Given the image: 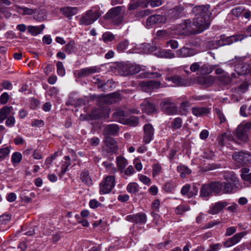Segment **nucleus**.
I'll return each mask as SVG.
<instances>
[{"label": "nucleus", "mask_w": 251, "mask_h": 251, "mask_svg": "<svg viewBox=\"0 0 251 251\" xmlns=\"http://www.w3.org/2000/svg\"><path fill=\"white\" fill-rule=\"evenodd\" d=\"M92 81L94 83L98 85L99 88L104 89V86L106 85V83L102 81L98 77L95 76L93 78Z\"/></svg>", "instance_id": "51"}, {"label": "nucleus", "mask_w": 251, "mask_h": 251, "mask_svg": "<svg viewBox=\"0 0 251 251\" xmlns=\"http://www.w3.org/2000/svg\"><path fill=\"white\" fill-rule=\"evenodd\" d=\"M64 50L68 54H71L74 51L75 43L74 41H70L64 47Z\"/></svg>", "instance_id": "40"}, {"label": "nucleus", "mask_w": 251, "mask_h": 251, "mask_svg": "<svg viewBox=\"0 0 251 251\" xmlns=\"http://www.w3.org/2000/svg\"><path fill=\"white\" fill-rule=\"evenodd\" d=\"M243 38H240V36H232L227 37L226 41H224L223 39L217 41V45L218 46H223L226 45H229L233 42H236L239 40H242Z\"/></svg>", "instance_id": "26"}, {"label": "nucleus", "mask_w": 251, "mask_h": 251, "mask_svg": "<svg viewBox=\"0 0 251 251\" xmlns=\"http://www.w3.org/2000/svg\"><path fill=\"white\" fill-rule=\"evenodd\" d=\"M166 80L171 81L175 85L178 86H183L188 85V82L182 78L179 75H174L166 78Z\"/></svg>", "instance_id": "21"}, {"label": "nucleus", "mask_w": 251, "mask_h": 251, "mask_svg": "<svg viewBox=\"0 0 251 251\" xmlns=\"http://www.w3.org/2000/svg\"><path fill=\"white\" fill-rule=\"evenodd\" d=\"M227 205L228 203L226 201H220L217 202L210 207L208 212L212 215L217 214Z\"/></svg>", "instance_id": "20"}, {"label": "nucleus", "mask_w": 251, "mask_h": 251, "mask_svg": "<svg viewBox=\"0 0 251 251\" xmlns=\"http://www.w3.org/2000/svg\"><path fill=\"white\" fill-rule=\"evenodd\" d=\"M158 56L162 58L169 59L174 58L176 57L175 54L171 50L161 49L158 51Z\"/></svg>", "instance_id": "32"}, {"label": "nucleus", "mask_w": 251, "mask_h": 251, "mask_svg": "<svg viewBox=\"0 0 251 251\" xmlns=\"http://www.w3.org/2000/svg\"><path fill=\"white\" fill-rule=\"evenodd\" d=\"M10 151V148L8 147L0 149V160H3L6 156L8 155Z\"/></svg>", "instance_id": "47"}, {"label": "nucleus", "mask_w": 251, "mask_h": 251, "mask_svg": "<svg viewBox=\"0 0 251 251\" xmlns=\"http://www.w3.org/2000/svg\"><path fill=\"white\" fill-rule=\"evenodd\" d=\"M210 24V18L207 17H196L194 19L192 25L195 34H199L206 30Z\"/></svg>", "instance_id": "5"}, {"label": "nucleus", "mask_w": 251, "mask_h": 251, "mask_svg": "<svg viewBox=\"0 0 251 251\" xmlns=\"http://www.w3.org/2000/svg\"><path fill=\"white\" fill-rule=\"evenodd\" d=\"M160 82L158 81H141L139 82V85L144 91H147L153 88H157L160 86Z\"/></svg>", "instance_id": "19"}, {"label": "nucleus", "mask_w": 251, "mask_h": 251, "mask_svg": "<svg viewBox=\"0 0 251 251\" xmlns=\"http://www.w3.org/2000/svg\"><path fill=\"white\" fill-rule=\"evenodd\" d=\"M32 14L33 18L37 21H42L45 16V9L43 7L40 8L39 9L34 8V11H32Z\"/></svg>", "instance_id": "29"}, {"label": "nucleus", "mask_w": 251, "mask_h": 251, "mask_svg": "<svg viewBox=\"0 0 251 251\" xmlns=\"http://www.w3.org/2000/svg\"><path fill=\"white\" fill-rule=\"evenodd\" d=\"M11 219V216L9 214H3L0 216V223L2 224H7Z\"/></svg>", "instance_id": "57"}, {"label": "nucleus", "mask_w": 251, "mask_h": 251, "mask_svg": "<svg viewBox=\"0 0 251 251\" xmlns=\"http://www.w3.org/2000/svg\"><path fill=\"white\" fill-rule=\"evenodd\" d=\"M61 12L66 17H71L77 13L76 7H65L60 9Z\"/></svg>", "instance_id": "30"}, {"label": "nucleus", "mask_w": 251, "mask_h": 251, "mask_svg": "<svg viewBox=\"0 0 251 251\" xmlns=\"http://www.w3.org/2000/svg\"><path fill=\"white\" fill-rule=\"evenodd\" d=\"M119 130V127L116 124H110L106 126L103 129L105 135H115Z\"/></svg>", "instance_id": "22"}, {"label": "nucleus", "mask_w": 251, "mask_h": 251, "mask_svg": "<svg viewBox=\"0 0 251 251\" xmlns=\"http://www.w3.org/2000/svg\"><path fill=\"white\" fill-rule=\"evenodd\" d=\"M177 170L180 173L182 178L185 177L187 175L190 174L191 172V170L187 166L181 165L177 167Z\"/></svg>", "instance_id": "36"}, {"label": "nucleus", "mask_w": 251, "mask_h": 251, "mask_svg": "<svg viewBox=\"0 0 251 251\" xmlns=\"http://www.w3.org/2000/svg\"><path fill=\"white\" fill-rule=\"evenodd\" d=\"M114 38L115 36L110 32H105L102 35L103 41L105 43L112 41Z\"/></svg>", "instance_id": "48"}, {"label": "nucleus", "mask_w": 251, "mask_h": 251, "mask_svg": "<svg viewBox=\"0 0 251 251\" xmlns=\"http://www.w3.org/2000/svg\"><path fill=\"white\" fill-rule=\"evenodd\" d=\"M117 166L121 172H123L126 167L127 165L128 162L124 157L118 156L117 158Z\"/></svg>", "instance_id": "34"}, {"label": "nucleus", "mask_w": 251, "mask_h": 251, "mask_svg": "<svg viewBox=\"0 0 251 251\" xmlns=\"http://www.w3.org/2000/svg\"><path fill=\"white\" fill-rule=\"evenodd\" d=\"M182 125V120L180 117L175 118L172 122V126L174 130L179 129Z\"/></svg>", "instance_id": "41"}, {"label": "nucleus", "mask_w": 251, "mask_h": 251, "mask_svg": "<svg viewBox=\"0 0 251 251\" xmlns=\"http://www.w3.org/2000/svg\"><path fill=\"white\" fill-rule=\"evenodd\" d=\"M105 145L103 151L109 154L115 153L118 149V146L115 140L112 138L107 137L104 141Z\"/></svg>", "instance_id": "14"}, {"label": "nucleus", "mask_w": 251, "mask_h": 251, "mask_svg": "<svg viewBox=\"0 0 251 251\" xmlns=\"http://www.w3.org/2000/svg\"><path fill=\"white\" fill-rule=\"evenodd\" d=\"M115 186V177L108 176L105 177L100 184V194L109 193Z\"/></svg>", "instance_id": "8"}, {"label": "nucleus", "mask_w": 251, "mask_h": 251, "mask_svg": "<svg viewBox=\"0 0 251 251\" xmlns=\"http://www.w3.org/2000/svg\"><path fill=\"white\" fill-rule=\"evenodd\" d=\"M56 66L57 72L58 75L62 76H64L65 74V71L63 63L59 61L57 63Z\"/></svg>", "instance_id": "49"}, {"label": "nucleus", "mask_w": 251, "mask_h": 251, "mask_svg": "<svg viewBox=\"0 0 251 251\" xmlns=\"http://www.w3.org/2000/svg\"><path fill=\"white\" fill-rule=\"evenodd\" d=\"M149 3L151 7H156L162 4L163 0H149Z\"/></svg>", "instance_id": "55"}, {"label": "nucleus", "mask_w": 251, "mask_h": 251, "mask_svg": "<svg viewBox=\"0 0 251 251\" xmlns=\"http://www.w3.org/2000/svg\"><path fill=\"white\" fill-rule=\"evenodd\" d=\"M160 106L162 111L168 115H175L177 112V108L175 104L171 102L169 99H165L162 100Z\"/></svg>", "instance_id": "10"}, {"label": "nucleus", "mask_w": 251, "mask_h": 251, "mask_svg": "<svg viewBox=\"0 0 251 251\" xmlns=\"http://www.w3.org/2000/svg\"><path fill=\"white\" fill-rule=\"evenodd\" d=\"M190 186L189 184H186L184 185L181 190V193L184 196H186L188 198V194L190 191Z\"/></svg>", "instance_id": "61"}, {"label": "nucleus", "mask_w": 251, "mask_h": 251, "mask_svg": "<svg viewBox=\"0 0 251 251\" xmlns=\"http://www.w3.org/2000/svg\"><path fill=\"white\" fill-rule=\"evenodd\" d=\"M13 108L12 106H4L0 109V123L7 118L9 115H13Z\"/></svg>", "instance_id": "23"}, {"label": "nucleus", "mask_w": 251, "mask_h": 251, "mask_svg": "<svg viewBox=\"0 0 251 251\" xmlns=\"http://www.w3.org/2000/svg\"><path fill=\"white\" fill-rule=\"evenodd\" d=\"M196 52L194 49L183 47L176 51V57L179 58H185L191 57L196 54Z\"/></svg>", "instance_id": "18"}, {"label": "nucleus", "mask_w": 251, "mask_h": 251, "mask_svg": "<svg viewBox=\"0 0 251 251\" xmlns=\"http://www.w3.org/2000/svg\"><path fill=\"white\" fill-rule=\"evenodd\" d=\"M178 43L176 40L171 39L166 42L165 47H170L172 49H176L178 47Z\"/></svg>", "instance_id": "45"}, {"label": "nucleus", "mask_w": 251, "mask_h": 251, "mask_svg": "<svg viewBox=\"0 0 251 251\" xmlns=\"http://www.w3.org/2000/svg\"><path fill=\"white\" fill-rule=\"evenodd\" d=\"M126 220L130 222H134L139 224H143L146 223L147 216L145 213H138L136 214L127 216L126 217Z\"/></svg>", "instance_id": "16"}, {"label": "nucleus", "mask_w": 251, "mask_h": 251, "mask_svg": "<svg viewBox=\"0 0 251 251\" xmlns=\"http://www.w3.org/2000/svg\"><path fill=\"white\" fill-rule=\"evenodd\" d=\"M184 10V8L181 5H176L174 8L169 9L165 16L166 21H173L180 18L183 14Z\"/></svg>", "instance_id": "9"}, {"label": "nucleus", "mask_w": 251, "mask_h": 251, "mask_svg": "<svg viewBox=\"0 0 251 251\" xmlns=\"http://www.w3.org/2000/svg\"><path fill=\"white\" fill-rule=\"evenodd\" d=\"M122 8L120 6L115 7L111 9L106 15V19H110L111 21L115 19L122 13Z\"/></svg>", "instance_id": "25"}, {"label": "nucleus", "mask_w": 251, "mask_h": 251, "mask_svg": "<svg viewBox=\"0 0 251 251\" xmlns=\"http://www.w3.org/2000/svg\"><path fill=\"white\" fill-rule=\"evenodd\" d=\"M235 70L239 75H244L249 72L248 67L245 66L241 62V61H240L239 64H237L235 65Z\"/></svg>", "instance_id": "31"}, {"label": "nucleus", "mask_w": 251, "mask_h": 251, "mask_svg": "<svg viewBox=\"0 0 251 251\" xmlns=\"http://www.w3.org/2000/svg\"><path fill=\"white\" fill-rule=\"evenodd\" d=\"M64 159L66 161L61 166V175H63L67 171L71 165V160L69 156H65Z\"/></svg>", "instance_id": "38"}, {"label": "nucleus", "mask_w": 251, "mask_h": 251, "mask_svg": "<svg viewBox=\"0 0 251 251\" xmlns=\"http://www.w3.org/2000/svg\"><path fill=\"white\" fill-rule=\"evenodd\" d=\"M156 35L157 37L162 38H166L170 36V34L165 30L157 31Z\"/></svg>", "instance_id": "56"}, {"label": "nucleus", "mask_w": 251, "mask_h": 251, "mask_svg": "<svg viewBox=\"0 0 251 251\" xmlns=\"http://www.w3.org/2000/svg\"><path fill=\"white\" fill-rule=\"evenodd\" d=\"M209 108L205 107L195 106L192 108V112L196 117L203 116L210 112Z\"/></svg>", "instance_id": "24"}, {"label": "nucleus", "mask_w": 251, "mask_h": 251, "mask_svg": "<svg viewBox=\"0 0 251 251\" xmlns=\"http://www.w3.org/2000/svg\"><path fill=\"white\" fill-rule=\"evenodd\" d=\"M80 179L84 183L88 185H91L92 183V179L89 176V173L87 171H82L80 174Z\"/></svg>", "instance_id": "33"}, {"label": "nucleus", "mask_w": 251, "mask_h": 251, "mask_svg": "<svg viewBox=\"0 0 251 251\" xmlns=\"http://www.w3.org/2000/svg\"><path fill=\"white\" fill-rule=\"evenodd\" d=\"M154 129L150 124H146L144 126L143 141L146 143H149L152 139L154 135Z\"/></svg>", "instance_id": "15"}, {"label": "nucleus", "mask_w": 251, "mask_h": 251, "mask_svg": "<svg viewBox=\"0 0 251 251\" xmlns=\"http://www.w3.org/2000/svg\"><path fill=\"white\" fill-rule=\"evenodd\" d=\"M247 232L245 231L241 232L238 233H236L233 236L231 237L232 240L233 241V242L235 244H237L238 242H240V241L241 240V239L247 234Z\"/></svg>", "instance_id": "43"}, {"label": "nucleus", "mask_w": 251, "mask_h": 251, "mask_svg": "<svg viewBox=\"0 0 251 251\" xmlns=\"http://www.w3.org/2000/svg\"><path fill=\"white\" fill-rule=\"evenodd\" d=\"M142 109L148 114H151L156 110V106L148 101H145L141 104Z\"/></svg>", "instance_id": "27"}, {"label": "nucleus", "mask_w": 251, "mask_h": 251, "mask_svg": "<svg viewBox=\"0 0 251 251\" xmlns=\"http://www.w3.org/2000/svg\"><path fill=\"white\" fill-rule=\"evenodd\" d=\"M15 123V120L13 116H9L5 122V125L8 126H13Z\"/></svg>", "instance_id": "63"}, {"label": "nucleus", "mask_w": 251, "mask_h": 251, "mask_svg": "<svg viewBox=\"0 0 251 251\" xmlns=\"http://www.w3.org/2000/svg\"><path fill=\"white\" fill-rule=\"evenodd\" d=\"M22 154L18 152H15L12 156V161L14 163H19L22 159Z\"/></svg>", "instance_id": "52"}, {"label": "nucleus", "mask_w": 251, "mask_h": 251, "mask_svg": "<svg viewBox=\"0 0 251 251\" xmlns=\"http://www.w3.org/2000/svg\"><path fill=\"white\" fill-rule=\"evenodd\" d=\"M123 69L126 75H133L142 71L140 74L142 78H158L161 76L158 73H152L146 71V67L136 64H127L124 66Z\"/></svg>", "instance_id": "1"}, {"label": "nucleus", "mask_w": 251, "mask_h": 251, "mask_svg": "<svg viewBox=\"0 0 251 251\" xmlns=\"http://www.w3.org/2000/svg\"><path fill=\"white\" fill-rule=\"evenodd\" d=\"M219 80L225 85L229 84L231 81V78L227 73L220 76Z\"/></svg>", "instance_id": "46"}, {"label": "nucleus", "mask_w": 251, "mask_h": 251, "mask_svg": "<svg viewBox=\"0 0 251 251\" xmlns=\"http://www.w3.org/2000/svg\"><path fill=\"white\" fill-rule=\"evenodd\" d=\"M234 134L237 138L242 142H247L249 141L248 130L246 129L243 125L237 127Z\"/></svg>", "instance_id": "17"}, {"label": "nucleus", "mask_w": 251, "mask_h": 251, "mask_svg": "<svg viewBox=\"0 0 251 251\" xmlns=\"http://www.w3.org/2000/svg\"><path fill=\"white\" fill-rule=\"evenodd\" d=\"M128 45V42L127 40L123 41L120 42L117 47V50L119 51H123L125 50Z\"/></svg>", "instance_id": "53"}, {"label": "nucleus", "mask_w": 251, "mask_h": 251, "mask_svg": "<svg viewBox=\"0 0 251 251\" xmlns=\"http://www.w3.org/2000/svg\"><path fill=\"white\" fill-rule=\"evenodd\" d=\"M9 98V96L6 92L2 94L0 97V101L1 104H4L7 103Z\"/></svg>", "instance_id": "62"}, {"label": "nucleus", "mask_w": 251, "mask_h": 251, "mask_svg": "<svg viewBox=\"0 0 251 251\" xmlns=\"http://www.w3.org/2000/svg\"><path fill=\"white\" fill-rule=\"evenodd\" d=\"M219 184L217 182L203 184L200 191V196L206 198L210 196L214 192L219 193Z\"/></svg>", "instance_id": "7"}, {"label": "nucleus", "mask_w": 251, "mask_h": 251, "mask_svg": "<svg viewBox=\"0 0 251 251\" xmlns=\"http://www.w3.org/2000/svg\"><path fill=\"white\" fill-rule=\"evenodd\" d=\"M100 68L97 66H92L76 71L75 73V74L78 78L85 77L89 75L100 72Z\"/></svg>", "instance_id": "13"}, {"label": "nucleus", "mask_w": 251, "mask_h": 251, "mask_svg": "<svg viewBox=\"0 0 251 251\" xmlns=\"http://www.w3.org/2000/svg\"><path fill=\"white\" fill-rule=\"evenodd\" d=\"M209 8L210 5L208 4L198 5L193 7L192 12L197 17H207L210 18Z\"/></svg>", "instance_id": "11"}, {"label": "nucleus", "mask_w": 251, "mask_h": 251, "mask_svg": "<svg viewBox=\"0 0 251 251\" xmlns=\"http://www.w3.org/2000/svg\"><path fill=\"white\" fill-rule=\"evenodd\" d=\"M162 170V167L160 164L157 163L152 166V175L155 176L159 175Z\"/></svg>", "instance_id": "50"}, {"label": "nucleus", "mask_w": 251, "mask_h": 251, "mask_svg": "<svg viewBox=\"0 0 251 251\" xmlns=\"http://www.w3.org/2000/svg\"><path fill=\"white\" fill-rule=\"evenodd\" d=\"M221 223V222L219 221L214 220L206 224L204 226V228L205 229L210 228L220 224Z\"/></svg>", "instance_id": "60"}, {"label": "nucleus", "mask_w": 251, "mask_h": 251, "mask_svg": "<svg viewBox=\"0 0 251 251\" xmlns=\"http://www.w3.org/2000/svg\"><path fill=\"white\" fill-rule=\"evenodd\" d=\"M201 62L193 63L190 67V70L193 72H195L198 70L200 71Z\"/></svg>", "instance_id": "58"}, {"label": "nucleus", "mask_w": 251, "mask_h": 251, "mask_svg": "<svg viewBox=\"0 0 251 251\" xmlns=\"http://www.w3.org/2000/svg\"><path fill=\"white\" fill-rule=\"evenodd\" d=\"M126 190L128 193L135 194L138 191L139 186L136 183L131 182L127 185Z\"/></svg>", "instance_id": "39"}, {"label": "nucleus", "mask_w": 251, "mask_h": 251, "mask_svg": "<svg viewBox=\"0 0 251 251\" xmlns=\"http://www.w3.org/2000/svg\"><path fill=\"white\" fill-rule=\"evenodd\" d=\"M45 27L44 25H41L39 26H32V36H36L41 33Z\"/></svg>", "instance_id": "44"}, {"label": "nucleus", "mask_w": 251, "mask_h": 251, "mask_svg": "<svg viewBox=\"0 0 251 251\" xmlns=\"http://www.w3.org/2000/svg\"><path fill=\"white\" fill-rule=\"evenodd\" d=\"M124 20L123 14L122 13L119 16L117 17L115 19L112 20L114 24L118 25L123 23Z\"/></svg>", "instance_id": "59"}, {"label": "nucleus", "mask_w": 251, "mask_h": 251, "mask_svg": "<svg viewBox=\"0 0 251 251\" xmlns=\"http://www.w3.org/2000/svg\"><path fill=\"white\" fill-rule=\"evenodd\" d=\"M243 13V9L241 6L235 7L232 10V13L236 17L240 16Z\"/></svg>", "instance_id": "54"}, {"label": "nucleus", "mask_w": 251, "mask_h": 251, "mask_svg": "<svg viewBox=\"0 0 251 251\" xmlns=\"http://www.w3.org/2000/svg\"><path fill=\"white\" fill-rule=\"evenodd\" d=\"M31 196V192L28 190H24L21 193V197L22 200L25 202H29L30 197Z\"/></svg>", "instance_id": "42"}, {"label": "nucleus", "mask_w": 251, "mask_h": 251, "mask_svg": "<svg viewBox=\"0 0 251 251\" xmlns=\"http://www.w3.org/2000/svg\"><path fill=\"white\" fill-rule=\"evenodd\" d=\"M190 207L188 205L181 204L176 208L175 213L178 215H182L186 211H189Z\"/></svg>", "instance_id": "37"}, {"label": "nucleus", "mask_w": 251, "mask_h": 251, "mask_svg": "<svg viewBox=\"0 0 251 251\" xmlns=\"http://www.w3.org/2000/svg\"><path fill=\"white\" fill-rule=\"evenodd\" d=\"M216 66V65L210 66L207 64H202L201 63V65L200 72L203 75L208 74L211 73L213 70H214V69H215V67Z\"/></svg>", "instance_id": "35"}, {"label": "nucleus", "mask_w": 251, "mask_h": 251, "mask_svg": "<svg viewBox=\"0 0 251 251\" xmlns=\"http://www.w3.org/2000/svg\"><path fill=\"white\" fill-rule=\"evenodd\" d=\"M217 183L220 185L219 193L221 192L225 194L233 193L241 188L239 179L233 175H231L226 181Z\"/></svg>", "instance_id": "2"}, {"label": "nucleus", "mask_w": 251, "mask_h": 251, "mask_svg": "<svg viewBox=\"0 0 251 251\" xmlns=\"http://www.w3.org/2000/svg\"><path fill=\"white\" fill-rule=\"evenodd\" d=\"M175 33L179 35L195 34L192 22L190 19L184 20L174 28Z\"/></svg>", "instance_id": "3"}, {"label": "nucleus", "mask_w": 251, "mask_h": 251, "mask_svg": "<svg viewBox=\"0 0 251 251\" xmlns=\"http://www.w3.org/2000/svg\"><path fill=\"white\" fill-rule=\"evenodd\" d=\"M197 82L198 84L208 87L213 83L214 78L211 76H201L197 78Z\"/></svg>", "instance_id": "28"}, {"label": "nucleus", "mask_w": 251, "mask_h": 251, "mask_svg": "<svg viewBox=\"0 0 251 251\" xmlns=\"http://www.w3.org/2000/svg\"><path fill=\"white\" fill-rule=\"evenodd\" d=\"M166 22V18L164 16L153 15L147 18L146 22V26L147 28H150L155 24L165 23Z\"/></svg>", "instance_id": "12"}, {"label": "nucleus", "mask_w": 251, "mask_h": 251, "mask_svg": "<svg viewBox=\"0 0 251 251\" xmlns=\"http://www.w3.org/2000/svg\"><path fill=\"white\" fill-rule=\"evenodd\" d=\"M139 179L145 184H149L151 182V180L148 177L143 175H139Z\"/></svg>", "instance_id": "64"}, {"label": "nucleus", "mask_w": 251, "mask_h": 251, "mask_svg": "<svg viewBox=\"0 0 251 251\" xmlns=\"http://www.w3.org/2000/svg\"><path fill=\"white\" fill-rule=\"evenodd\" d=\"M232 159L237 166L240 167L251 163V154L248 151H235Z\"/></svg>", "instance_id": "6"}, {"label": "nucleus", "mask_w": 251, "mask_h": 251, "mask_svg": "<svg viewBox=\"0 0 251 251\" xmlns=\"http://www.w3.org/2000/svg\"><path fill=\"white\" fill-rule=\"evenodd\" d=\"M101 12L99 9L94 7L87 11L79 20L80 25H89L96 21L100 16Z\"/></svg>", "instance_id": "4"}]
</instances>
